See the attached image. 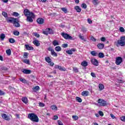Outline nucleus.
I'll return each mask as SVG.
<instances>
[{
    "mask_svg": "<svg viewBox=\"0 0 125 125\" xmlns=\"http://www.w3.org/2000/svg\"><path fill=\"white\" fill-rule=\"evenodd\" d=\"M24 14L27 17L26 21L32 23L34 21L33 19L35 18V14L33 12H30L28 9L24 10Z\"/></svg>",
    "mask_w": 125,
    "mask_h": 125,
    "instance_id": "obj_1",
    "label": "nucleus"
},
{
    "mask_svg": "<svg viewBox=\"0 0 125 125\" xmlns=\"http://www.w3.org/2000/svg\"><path fill=\"white\" fill-rule=\"evenodd\" d=\"M28 118L31 120L32 122L35 123H39V117L35 113H29L28 115Z\"/></svg>",
    "mask_w": 125,
    "mask_h": 125,
    "instance_id": "obj_2",
    "label": "nucleus"
},
{
    "mask_svg": "<svg viewBox=\"0 0 125 125\" xmlns=\"http://www.w3.org/2000/svg\"><path fill=\"white\" fill-rule=\"evenodd\" d=\"M116 45L118 47L120 46H125V36H122L121 37L120 40H118L117 42H115Z\"/></svg>",
    "mask_w": 125,
    "mask_h": 125,
    "instance_id": "obj_3",
    "label": "nucleus"
},
{
    "mask_svg": "<svg viewBox=\"0 0 125 125\" xmlns=\"http://www.w3.org/2000/svg\"><path fill=\"white\" fill-rule=\"evenodd\" d=\"M61 35L63 38H64V39H65V40H73V37L67 33L62 32V33Z\"/></svg>",
    "mask_w": 125,
    "mask_h": 125,
    "instance_id": "obj_4",
    "label": "nucleus"
},
{
    "mask_svg": "<svg viewBox=\"0 0 125 125\" xmlns=\"http://www.w3.org/2000/svg\"><path fill=\"white\" fill-rule=\"evenodd\" d=\"M17 20V19H15L12 17L7 18L6 19V21L8 23H12V24H14L16 23Z\"/></svg>",
    "mask_w": 125,
    "mask_h": 125,
    "instance_id": "obj_5",
    "label": "nucleus"
},
{
    "mask_svg": "<svg viewBox=\"0 0 125 125\" xmlns=\"http://www.w3.org/2000/svg\"><path fill=\"white\" fill-rule=\"evenodd\" d=\"M17 20V19H15L12 17L7 18L6 19V21L8 23H12V24H14L16 23Z\"/></svg>",
    "mask_w": 125,
    "mask_h": 125,
    "instance_id": "obj_6",
    "label": "nucleus"
},
{
    "mask_svg": "<svg viewBox=\"0 0 125 125\" xmlns=\"http://www.w3.org/2000/svg\"><path fill=\"white\" fill-rule=\"evenodd\" d=\"M98 103L99 104L100 106H105V105H106V101L101 99H99L98 100Z\"/></svg>",
    "mask_w": 125,
    "mask_h": 125,
    "instance_id": "obj_7",
    "label": "nucleus"
},
{
    "mask_svg": "<svg viewBox=\"0 0 125 125\" xmlns=\"http://www.w3.org/2000/svg\"><path fill=\"white\" fill-rule=\"evenodd\" d=\"M123 62V59L121 57L116 58L115 63L116 65H120Z\"/></svg>",
    "mask_w": 125,
    "mask_h": 125,
    "instance_id": "obj_8",
    "label": "nucleus"
},
{
    "mask_svg": "<svg viewBox=\"0 0 125 125\" xmlns=\"http://www.w3.org/2000/svg\"><path fill=\"white\" fill-rule=\"evenodd\" d=\"M55 69H58L60 71H62V72H65L66 71V68H64V67H61V66H59V65H56L55 66Z\"/></svg>",
    "mask_w": 125,
    "mask_h": 125,
    "instance_id": "obj_9",
    "label": "nucleus"
},
{
    "mask_svg": "<svg viewBox=\"0 0 125 125\" xmlns=\"http://www.w3.org/2000/svg\"><path fill=\"white\" fill-rule=\"evenodd\" d=\"M1 117L3 120H5V121H10V118H9V116H7L6 114L4 113L1 115Z\"/></svg>",
    "mask_w": 125,
    "mask_h": 125,
    "instance_id": "obj_10",
    "label": "nucleus"
},
{
    "mask_svg": "<svg viewBox=\"0 0 125 125\" xmlns=\"http://www.w3.org/2000/svg\"><path fill=\"white\" fill-rule=\"evenodd\" d=\"M92 64L94 66H98V61L95 59H92L91 60Z\"/></svg>",
    "mask_w": 125,
    "mask_h": 125,
    "instance_id": "obj_11",
    "label": "nucleus"
},
{
    "mask_svg": "<svg viewBox=\"0 0 125 125\" xmlns=\"http://www.w3.org/2000/svg\"><path fill=\"white\" fill-rule=\"evenodd\" d=\"M37 22L38 24L42 25L44 23V20H43L42 18H39L37 19Z\"/></svg>",
    "mask_w": 125,
    "mask_h": 125,
    "instance_id": "obj_12",
    "label": "nucleus"
},
{
    "mask_svg": "<svg viewBox=\"0 0 125 125\" xmlns=\"http://www.w3.org/2000/svg\"><path fill=\"white\" fill-rule=\"evenodd\" d=\"M25 46L27 50H34V47L32 46H30L29 44H25Z\"/></svg>",
    "mask_w": 125,
    "mask_h": 125,
    "instance_id": "obj_13",
    "label": "nucleus"
},
{
    "mask_svg": "<svg viewBox=\"0 0 125 125\" xmlns=\"http://www.w3.org/2000/svg\"><path fill=\"white\" fill-rule=\"evenodd\" d=\"M20 82H21L23 83H28V81H27L25 78H19Z\"/></svg>",
    "mask_w": 125,
    "mask_h": 125,
    "instance_id": "obj_14",
    "label": "nucleus"
},
{
    "mask_svg": "<svg viewBox=\"0 0 125 125\" xmlns=\"http://www.w3.org/2000/svg\"><path fill=\"white\" fill-rule=\"evenodd\" d=\"M31 70H28V69H24L22 70V73H23V74H29L31 73Z\"/></svg>",
    "mask_w": 125,
    "mask_h": 125,
    "instance_id": "obj_15",
    "label": "nucleus"
},
{
    "mask_svg": "<svg viewBox=\"0 0 125 125\" xmlns=\"http://www.w3.org/2000/svg\"><path fill=\"white\" fill-rule=\"evenodd\" d=\"M97 46L99 49H103V48H104V44L99 43L98 44Z\"/></svg>",
    "mask_w": 125,
    "mask_h": 125,
    "instance_id": "obj_16",
    "label": "nucleus"
},
{
    "mask_svg": "<svg viewBox=\"0 0 125 125\" xmlns=\"http://www.w3.org/2000/svg\"><path fill=\"white\" fill-rule=\"evenodd\" d=\"M33 43L36 45V46H40V42H39V41L35 40L34 41H33Z\"/></svg>",
    "mask_w": 125,
    "mask_h": 125,
    "instance_id": "obj_17",
    "label": "nucleus"
},
{
    "mask_svg": "<svg viewBox=\"0 0 125 125\" xmlns=\"http://www.w3.org/2000/svg\"><path fill=\"white\" fill-rule=\"evenodd\" d=\"M74 8L76 10L77 12L80 13L82 11V9L79 6H75Z\"/></svg>",
    "mask_w": 125,
    "mask_h": 125,
    "instance_id": "obj_18",
    "label": "nucleus"
},
{
    "mask_svg": "<svg viewBox=\"0 0 125 125\" xmlns=\"http://www.w3.org/2000/svg\"><path fill=\"white\" fill-rule=\"evenodd\" d=\"M21 100L23 103H25V104H27V103H28V98H27V97L22 98Z\"/></svg>",
    "mask_w": 125,
    "mask_h": 125,
    "instance_id": "obj_19",
    "label": "nucleus"
},
{
    "mask_svg": "<svg viewBox=\"0 0 125 125\" xmlns=\"http://www.w3.org/2000/svg\"><path fill=\"white\" fill-rule=\"evenodd\" d=\"M90 53L92 56H98V53L95 51H92Z\"/></svg>",
    "mask_w": 125,
    "mask_h": 125,
    "instance_id": "obj_20",
    "label": "nucleus"
},
{
    "mask_svg": "<svg viewBox=\"0 0 125 125\" xmlns=\"http://www.w3.org/2000/svg\"><path fill=\"white\" fill-rule=\"evenodd\" d=\"M81 65L83 67H86L88 65V63L86 61H83L82 62Z\"/></svg>",
    "mask_w": 125,
    "mask_h": 125,
    "instance_id": "obj_21",
    "label": "nucleus"
},
{
    "mask_svg": "<svg viewBox=\"0 0 125 125\" xmlns=\"http://www.w3.org/2000/svg\"><path fill=\"white\" fill-rule=\"evenodd\" d=\"M82 95H83V96H87V95H88V91H83L82 93Z\"/></svg>",
    "mask_w": 125,
    "mask_h": 125,
    "instance_id": "obj_22",
    "label": "nucleus"
},
{
    "mask_svg": "<svg viewBox=\"0 0 125 125\" xmlns=\"http://www.w3.org/2000/svg\"><path fill=\"white\" fill-rule=\"evenodd\" d=\"M53 44L54 46H56V45H59V42H58L57 40H54L53 42Z\"/></svg>",
    "mask_w": 125,
    "mask_h": 125,
    "instance_id": "obj_23",
    "label": "nucleus"
},
{
    "mask_svg": "<svg viewBox=\"0 0 125 125\" xmlns=\"http://www.w3.org/2000/svg\"><path fill=\"white\" fill-rule=\"evenodd\" d=\"M99 88L100 90H103V89H104V85L103 84H99Z\"/></svg>",
    "mask_w": 125,
    "mask_h": 125,
    "instance_id": "obj_24",
    "label": "nucleus"
},
{
    "mask_svg": "<svg viewBox=\"0 0 125 125\" xmlns=\"http://www.w3.org/2000/svg\"><path fill=\"white\" fill-rule=\"evenodd\" d=\"M33 91H34V92H37V91H38V90H39V89H40V86H36L35 87H34L33 88Z\"/></svg>",
    "mask_w": 125,
    "mask_h": 125,
    "instance_id": "obj_25",
    "label": "nucleus"
},
{
    "mask_svg": "<svg viewBox=\"0 0 125 125\" xmlns=\"http://www.w3.org/2000/svg\"><path fill=\"white\" fill-rule=\"evenodd\" d=\"M0 39L1 41H3L5 39V35L4 34H1L0 36Z\"/></svg>",
    "mask_w": 125,
    "mask_h": 125,
    "instance_id": "obj_26",
    "label": "nucleus"
},
{
    "mask_svg": "<svg viewBox=\"0 0 125 125\" xmlns=\"http://www.w3.org/2000/svg\"><path fill=\"white\" fill-rule=\"evenodd\" d=\"M98 55L99 57V58H103L105 55H104V54H103V53H99V54H98Z\"/></svg>",
    "mask_w": 125,
    "mask_h": 125,
    "instance_id": "obj_27",
    "label": "nucleus"
},
{
    "mask_svg": "<svg viewBox=\"0 0 125 125\" xmlns=\"http://www.w3.org/2000/svg\"><path fill=\"white\" fill-rule=\"evenodd\" d=\"M51 53L53 56L55 57H57V53H56V52L54 51V50H53V51H51Z\"/></svg>",
    "mask_w": 125,
    "mask_h": 125,
    "instance_id": "obj_28",
    "label": "nucleus"
},
{
    "mask_svg": "<svg viewBox=\"0 0 125 125\" xmlns=\"http://www.w3.org/2000/svg\"><path fill=\"white\" fill-rule=\"evenodd\" d=\"M76 100L77 101V102H79V103H82V101H83L82 98L79 97H76Z\"/></svg>",
    "mask_w": 125,
    "mask_h": 125,
    "instance_id": "obj_29",
    "label": "nucleus"
},
{
    "mask_svg": "<svg viewBox=\"0 0 125 125\" xmlns=\"http://www.w3.org/2000/svg\"><path fill=\"white\" fill-rule=\"evenodd\" d=\"M45 60L48 63H50V62H51V59L48 57H45Z\"/></svg>",
    "mask_w": 125,
    "mask_h": 125,
    "instance_id": "obj_30",
    "label": "nucleus"
},
{
    "mask_svg": "<svg viewBox=\"0 0 125 125\" xmlns=\"http://www.w3.org/2000/svg\"><path fill=\"white\" fill-rule=\"evenodd\" d=\"M47 30L48 31V34H53V31L52 29H50V28H47Z\"/></svg>",
    "mask_w": 125,
    "mask_h": 125,
    "instance_id": "obj_31",
    "label": "nucleus"
},
{
    "mask_svg": "<svg viewBox=\"0 0 125 125\" xmlns=\"http://www.w3.org/2000/svg\"><path fill=\"white\" fill-rule=\"evenodd\" d=\"M92 2L94 5H98V3H99L98 0H93Z\"/></svg>",
    "mask_w": 125,
    "mask_h": 125,
    "instance_id": "obj_32",
    "label": "nucleus"
},
{
    "mask_svg": "<svg viewBox=\"0 0 125 125\" xmlns=\"http://www.w3.org/2000/svg\"><path fill=\"white\" fill-rule=\"evenodd\" d=\"M6 53L8 56L11 55V50L10 49L6 50Z\"/></svg>",
    "mask_w": 125,
    "mask_h": 125,
    "instance_id": "obj_33",
    "label": "nucleus"
},
{
    "mask_svg": "<svg viewBox=\"0 0 125 125\" xmlns=\"http://www.w3.org/2000/svg\"><path fill=\"white\" fill-rule=\"evenodd\" d=\"M55 49L56 51H58V52L61 51V47L59 46H56Z\"/></svg>",
    "mask_w": 125,
    "mask_h": 125,
    "instance_id": "obj_34",
    "label": "nucleus"
},
{
    "mask_svg": "<svg viewBox=\"0 0 125 125\" xmlns=\"http://www.w3.org/2000/svg\"><path fill=\"white\" fill-rule=\"evenodd\" d=\"M19 21L17 20L16 23H14L15 24V27H20V24L19 23Z\"/></svg>",
    "mask_w": 125,
    "mask_h": 125,
    "instance_id": "obj_35",
    "label": "nucleus"
},
{
    "mask_svg": "<svg viewBox=\"0 0 125 125\" xmlns=\"http://www.w3.org/2000/svg\"><path fill=\"white\" fill-rule=\"evenodd\" d=\"M9 42L10 43H14V42H15V40L13 38H10L9 39Z\"/></svg>",
    "mask_w": 125,
    "mask_h": 125,
    "instance_id": "obj_36",
    "label": "nucleus"
},
{
    "mask_svg": "<svg viewBox=\"0 0 125 125\" xmlns=\"http://www.w3.org/2000/svg\"><path fill=\"white\" fill-rule=\"evenodd\" d=\"M13 34L15 35V36H19V35H20V32L18 31H15L13 32Z\"/></svg>",
    "mask_w": 125,
    "mask_h": 125,
    "instance_id": "obj_37",
    "label": "nucleus"
},
{
    "mask_svg": "<svg viewBox=\"0 0 125 125\" xmlns=\"http://www.w3.org/2000/svg\"><path fill=\"white\" fill-rule=\"evenodd\" d=\"M1 70L2 71H7V70H8V69L7 68V67H6L5 66H2L1 67Z\"/></svg>",
    "mask_w": 125,
    "mask_h": 125,
    "instance_id": "obj_38",
    "label": "nucleus"
},
{
    "mask_svg": "<svg viewBox=\"0 0 125 125\" xmlns=\"http://www.w3.org/2000/svg\"><path fill=\"white\" fill-rule=\"evenodd\" d=\"M51 108H52V110L57 111V106H56V105H52Z\"/></svg>",
    "mask_w": 125,
    "mask_h": 125,
    "instance_id": "obj_39",
    "label": "nucleus"
},
{
    "mask_svg": "<svg viewBox=\"0 0 125 125\" xmlns=\"http://www.w3.org/2000/svg\"><path fill=\"white\" fill-rule=\"evenodd\" d=\"M62 10L64 12V13H67L68 10H67V8H62Z\"/></svg>",
    "mask_w": 125,
    "mask_h": 125,
    "instance_id": "obj_40",
    "label": "nucleus"
},
{
    "mask_svg": "<svg viewBox=\"0 0 125 125\" xmlns=\"http://www.w3.org/2000/svg\"><path fill=\"white\" fill-rule=\"evenodd\" d=\"M82 8H84V9H86L87 6H86V4L83 3L82 4Z\"/></svg>",
    "mask_w": 125,
    "mask_h": 125,
    "instance_id": "obj_41",
    "label": "nucleus"
},
{
    "mask_svg": "<svg viewBox=\"0 0 125 125\" xmlns=\"http://www.w3.org/2000/svg\"><path fill=\"white\" fill-rule=\"evenodd\" d=\"M66 52V53H67V54H69L70 55H72V54H73V52H72L71 50H67Z\"/></svg>",
    "mask_w": 125,
    "mask_h": 125,
    "instance_id": "obj_42",
    "label": "nucleus"
},
{
    "mask_svg": "<svg viewBox=\"0 0 125 125\" xmlns=\"http://www.w3.org/2000/svg\"><path fill=\"white\" fill-rule=\"evenodd\" d=\"M72 118L73 119V120L77 121V120L79 119V117H78V116L73 115L72 116Z\"/></svg>",
    "mask_w": 125,
    "mask_h": 125,
    "instance_id": "obj_43",
    "label": "nucleus"
},
{
    "mask_svg": "<svg viewBox=\"0 0 125 125\" xmlns=\"http://www.w3.org/2000/svg\"><path fill=\"white\" fill-rule=\"evenodd\" d=\"M42 33L44 34V35H46V36H48V31H47V28L46 29V31H43Z\"/></svg>",
    "mask_w": 125,
    "mask_h": 125,
    "instance_id": "obj_44",
    "label": "nucleus"
},
{
    "mask_svg": "<svg viewBox=\"0 0 125 125\" xmlns=\"http://www.w3.org/2000/svg\"><path fill=\"white\" fill-rule=\"evenodd\" d=\"M13 15V16H15V17H18V16H19V14L17 12H14Z\"/></svg>",
    "mask_w": 125,
    "mask_h": 125,
    "instance_id": "obj_45",
    "label": "nucleus"
},
{
    "mask_svg": "<svg viewBox=\"0 0 125 125\" xmlns=\"http://www.w3.org/2000/svg\"><path fill=\"white\" fill-rule=\"evenodd\" d=\"M24 63H25L26 64H30V61L27 59H25L23 61Z\"/></svg>",
    "mask_w": 125,
    "mask_h": 125,
    "instance_id": "obj_46",
    "label": "nucleus"
},
{
    "mask_svg": "<svg viewBox=\"0 0 125 125\" xmlns=\"http://www.w3.org/2000/svg\"><path fill=\"white\" fill-rule=\"evenodd\" d=\"M2 15H3V16L5 17L6 18L7 17V13H6L5 12H2Z\"/></svg>",
    "mask_w": 125,
    "mask_h": 125,
    "instance_id": "obj_47",
    "label": "nucleus"
},
{
    "mask_svg": "<svg viewBox=\"0 0 125 125\" xmlns=\"http://www.w3.org/2000/svg\"><path fill=\"white\" fill-rule=\"evenodd\" d=\"M99 114L100 116H101V117H103V116H104V114L103 113V112L101 111H99Z\"/></svg>",
    "mask_w": 125,
    "mask_h": 125,
    "instance_id": "obj_48",
    "label": "nucleus"
},
{
    "mask_svg": "<svg viewBox=\"0 0 125 125\" xmlns=\"http://www.w3.org/2000/svg\"><path fill=\"white\" fill-rule=\"evenodd\" d=\"M120 32H121V33H124V32H125V29L124 28V27H121L120 28Z\"/></svg>",
    "mask_w": 125,
    "mask_h": 125,
    "instance_id": "obj_49",
    "label": "nucleus"
},
{
    "mask_svg": "<svg viewBox=\"0 0 125 125\" xmlns=\"http://www.w3.org/2000/svg\"><path fill=\"white\" fill-rule=\"evenodd\" d=\"M80 39H81V40H82V41H84V38L83 37V36H82V34H80L79 36Z\"/></svg>",
    "mask_w": 125,
    "mask_h": 125,
    "instance_id": "obj_50",
    "label": "nucleus"
},
{
    "mask_svg": "<svg viewBox=\"0 0 125 125\" xmlns=\"http://www.w3.org/2000/svg\"><path fill=\"white\" fill-rule=\"evenodd\" d=\"M40 107H44V104L42 103H39Z\"/></svg>",
    "mask_w": 125,
    "mask_h": 125,
    "instance_id": "obj_51",
    "label": "nucleus"
},
{
    "mask_svg": "<svg viewBox=\"0 0 125 125\" xmlns=\"http://www.w3.org/2000/svg\"><path fill=\"white\" fill-rule=\"evenodd\" d=\"M34 36L36 37V38H40V34H38V33H34Z\"/></svg>",
    "mask_w": 125,
    "mask_h": 125,
    "instance_id": "obj_52",
    "label": "nucleus"
},
{
    "mask_svg": "<svg viewBox=\"0 0 125 125\" xmlns=\"http://www.w3.org/2000/svg\"><path fill=\"white\" fill-rule=\"evenodd\" d=\"M121 120L122 122H125V116H123L121 117Z\"/></svg>",
    "mask_w": 125,
    "mask_h": 125,
    "instance_id": "obj_53",
    "label": "nucleus"
},
{
    "mask_svg": "<svg viewBox=\"0 0 125 125\" xmlns=\"http://www.w3.org/2000/svg\"><path fill=\"white\" fill-rule=\"evenodd\" d=\"M62 47L64 48H66V47H68V44L65 43L62 44Z\"/></svg>",
    "mask_w": 125,
    "mask_h": 125,
    "instance_id": "obj_54",
    "label": "nucleus"
},
{
    "mask_svg": "<svg viewBox=\"0 0 125 125\" xmlns=\"http://www.w3.org/2000/svg\"><path fill=\"white\" fill-rule=\"evenodd\" d=\"M73 71H74L75 73H78V72H79L78 68L77 67L73 68Z\"/></svg>",
    "mask_w": 125,
    "mask_h": 125,
    "instance_id": "obj_55",
    "label": "nucleus"
},
{
    "mask_svg": "<svg viewBox=\"0 0 125 125\" xmlns=\"http://www.w3.org/2000/svg\"><path fill=\"white\" fill-rule=\"evenodd\" d=\"M53 120H54V121H56V120H58V116L55 115L54 116V118H53Z\"/></svg>",
    "mask_w": 125,
    "mask_h": 125,
    "instance_id": "obj_56",
    "label": "nucleus"
},
{
    "mask_svg": "<svg viewBox=\"0 0 125 125\" xmlns=\"http://www.w3.org/2000/svg\"><path fill=\"white\" fill-rule=\"evenodd\" d=\"M91 76L93 77V78H96V75H95L93 72L91 73Z\"/></svg>",
    "mask_w": 125,
    "mask_h": 125,
    "instance_id": "obj_57",
    "label": "nucleus"
},
{
    "mask_svg": "<svg viewBox=\"0 0 125 125\" xmlns=\"http://www.w3.org/2000/svg\"><path fill=\"white\" fill-rule=\"evenodd\" d=\"M82 31L83 32H85L87 31V29L86 28H84V27H83L82 28Z\"/></svg>",
    "mask_w": 125,
    "mask_h": 125,
    "instance_id": "obj_58",
    "label": "nucleus"
},
{
    "mask_svg": "<svg viewBox=\"0 0 125 125\" xmlns=\"http://www.w3.org/2000/svg\"><path fill=\"white\" fill-rule=\"evenodd\" d=\"M87 21H88V23H89V24H91L92 23V21L90 19H88Z\"/></svg>",
    "mask_w": 125,
    "mask_h": 125,
    "instance_id": "obj_59",
    "label": "nucleus"
},
{
    "mask_svg": "<svg viewBox=\"0 0 125 125\" xmlns=\"http://www.w3.org/2000/svg\"><path fill=\"white\" fill-rule=\"evenodd\" d=\"M47 50L49 51H51V52L53 51L54 50L52 49V48L51 47H49L47 49Z\"/></svg>",
    "mask_w": 125,
    "mask_h": 125,
    "instance_id": "obj_60",
    "label": "nucleus"
},
{
    "mask_svg": "<svg viewBox=\"0 0 125 125\" xmlns=\"http://www.w3.org/2000/svg\"><path fill=\"white\" fill-rule=\"evenodd\" d=\"M101 42H105V41H106V39L105 37H102L101 38Z\"/></svg>",
    "mask_w": 125,
    "mask_h": 125,
    "instance_id": "obj_61",
    "label": "nucleus"
},
{
    "mask_svg": "<svg viewBox=\"0 0 125 125\" xmlns=\"http://www.w3.org/2000/svg\"><path fill=\"white\" fill-rule=\"evenodd\" d=\"M91 40L92 42H96V39H95L93 37H91Z\"/></svg>",
    "mask_w": 125,
    "mask_h": 125,
    "instance_id": "obj_62",
    "label": "nucleus"
},
{
    "mask_svg": "<svg viewBox=\"0 0 125 125\" xmlns=\"http://www.w3.org/2000/svg\"><path fill=\"white\" fill-rule=\"evenodd\" d=\"M0 95H4V92L0 90Z\"/></svg>",
    "mask_w": 125,
    "mask_h": 125,
    "instance_id": "obj_63",
    "label": "nucleus"
},
{
    "mask_svg": "<svg viewBox=\"0 0 125 125\" xmlns=\"http://www.w3.org/2000/svg\"><path fill=\"white\" fill-rule=\"evenodd\" d=\"M110 117L112 118V119H115V117L114 116V114L111 113L110 114Z\"/></svg>",
    "mask_w": 125,
    "mask_h": 125,
    "instance_id": "obj_64",
    "label": "nucleus"
}]
</instances>
